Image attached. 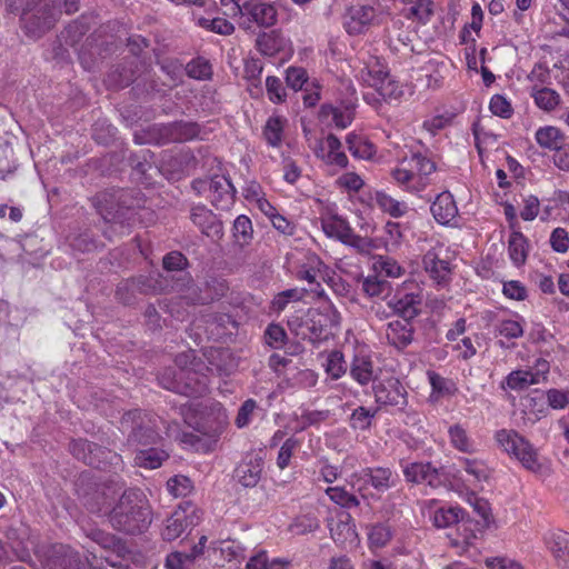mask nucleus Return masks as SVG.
Listing matches in <instances>:
<instances>
[{"mask_svg":"<svg viewBox=\"0 0 569 569\" xmlns=\"http://www.w3.org/2000/svg\"><path fill=\"white\" fill-rule=\"evenodd\" d=\"M353 106L352 101L343 108L323 104L320 110V118L322 121L333 124L337 129H346L353 120Z\"/></svg>","mask_w":569,"mask_h":569,"instance_id":"21","label":"nucleus"},{"mask_svg":"<svg viewBox=\"0 0 569 569\" xmlns=\"http://www.w3.org/2000/svg\"><path fill=\"white\" fill-rule=\"evenodd\" d=\"M191 221L201 230V232L211 238L222 237V224L216 214L204 206H196L191 209Z\"/></svg>","mask_w":569,"mask_h":569,"instance_id":"18","label":"nucleus"},{"mask_svg":"<svg viewBox=\"0 0 569 569\" xmlns=\"http://www.w3.org/2000/svg\"><path fill=\"white\" fill-rule=\"evenodd\" d=\"M307 80V72L302 68L289 67L286 71V82L295 91L301 90Z\"/></svg>","mask_w":569,"mask_h":569,"instance_id":"62","label":"nucleus"},{"mask_svg":"<svg viewBox=\"0 0 569 569\" xmlns=\"http://www.w3.org/2000/svg\"><path fill=\"white\" fill-rule=\"evenodd\" d=\"M546 546L553 555L559 565L569 563V533L562 530L549 532L546 538Z\"/></svg>","mask_w":569,"mask_h":569,"instance_id":"24","label":"nucleus"},{"mask_svg":"<svg viewBox=\"0 0 569 569\" xmlns=\"http://www.w3.org/2000/svg\"><path fill=\"white\" fill-rule=\"evenodd\" d=\"M378 17V10L371 4L351 6L345 17L343 27L349 34H361L369 30Z\"/></svg>","mask_w":569,"mask_h":569,"instance_id":"11","label":"nucleus"},{"mask_svg":"<svg viewBox=\"0 0 569 569\" xmlns=\"http://www.w3.org/2000/svg\"><path fill=\"white\" fill-rule=\"evenodd\" d=\"M360 479L370 483L377 491L385 492L395 486L397 477L389 468L375 467L362 469Z\"/></svg>","mask_w":569,"mask_h":569,"instance_id":"23","label":"nucleus"},{"mask_svg":"<svg viewBox=\"0 0 569 569\" xmlns=\"http://www.w3.org/2000/svg\"><path fill=\"white\" fill-rule=\"evenodd\" d=\"M266 90L268 99L276 104L283 103L287 99V91L282 81L274 76H268L266 79Z\"/></svg>","mask_w":569,"mask_h":569,"instance_id":"55","label":"nucleus"},{"mask_svg":"<svg viewBox=\"0 0 569 569\" xmlns=\"http://www.w3.org/2000/svg\"><path fill=\"white\" fill-rule=\"evenodd\" d=\"M121 198V191H103L94 197V206L106 222H123L124 211L120 204Z\"/></svg>","mask_w":569,"mask_h":569,"instance_id":"14","label":"nucleus"},{"mask_svg":"<svg viewBox=\"0 0 569 569\" xmlns=\"http://www.w3.org/2000/svg\"><path fill=\"white\" fill-rule=\"evenodd\" d=\"M263 471V459L258 455H247L234 469L236 481L244 488L256 487Z\"/></svg>","mask_w":569,"mask_h":569,"instance_id":"15","label":"nucleus"},{"mask_svg":"<svg viewBox=\"0 0 569 569\" xmlns=\"http://www.w3.org/2000/svg\"><path fill=\"white\" fill-rule=\"evenodd\" d=\"M208 198L212 206L219 210L229 209L236 197V189L229 177L224 174H214L206 182Z\"/></svg>","mask_w":569,"mask_h":569,"instance_id":"12","label":"nucleus"},{"mask_svg":"<svg viewBox=\"0 0 569 569\" xmlns=\"http://www.w3.org/2000/svg\"><path fill=\"white\" fill-rule=\"evenodd\" d=\"M472 132L476 141V148L481 158L488 150L495 148L498 143V136L478 123L473 124Z\"/></svg>","mask_w":569,"mask_h":569,"instance_id":"41","label":"nucleus"},{"mask_svg":"<svg viewBox=\"0 0 569 569\" xmlns=\"http://www.w3.org/2000/svg\"><path fill=\"white\" fill-rule=\"evenodd\" d=\"M316 154L323 163L330 167L345 169L349 163L348 157L342 150L341 141L332 133L328 134L326 139L320 142Z\"/></svg>","mask_w":569,"mask_h":569,"instance_id":"16","label":"nucleus"},{"mask_svg":"<svg viewBox=\"0 0 569 569\" xmlns=\"http://www.w3.org/2000/svg\"><path fill=\"white\" fill-rule=\"evenodd\" d=\"M549 362L545 359H538L533 367L526 370L511 371L502 381L501 387L515 391H521L532 385H538L547 379L549 373Z\"/></svg>","mask_w":569,"mask_h":569,"instance_id":"10","label":"nucleus"},{"mask_svg":"<svg viewBox=\"0 0 569 569\" xmlns=\"http://www.w3.org/2000/svg\"><path fill=\"white\" fill-rule=\"evenodd\" d=\"M386 244L389 250L397 249L403 241L402 227L398 222L389 221L385 226Z\"/></svg>","mask_w":569,"mask_h":569,"instance_id":"58","label":"nucleus"},{"mask_svg":"<svg viewBox=\"0 0 569 569\" xmlns=\"http://www.w3.org/2000/svg\"><path fill=\"white\" fill-rule=\"evenodd\" d=\"M326 493L332 502L342 508L351 509L359 506L358 498L343 487H329L326 489Z\"/></svg>","mask_w":569,"mask_h":569,"instance_id":"51","label":"nucleus"},{"mask_svg":"<svg viewBox=\"0 0 569 569\" xmlns=\"http://www.w3.org/2000/svg\"><path fill=\"white\" fill-rule=\"evenodd\" d=\"M202 512L193 503L186 501L166 519L161 536L167 541L178 539L188 529L200 523Z\"/></svg>","mask_w":569,"mask_h":569,"instance_id":"5","label":"nucleus"},{"mask_svg":"<svg viewBox=\"0 0 569 569\" xmlns=\"http://www.w3.org/2000/svg\"><path fill=\"white\" fill-rule=\"evenodd\" d=\"M325 371L333 380H338L347 372V363L341 351L332 350L328 353Z\"/></svg>","mask_w":569,"mask_h":569,"instance_id":"48","label":"nucleus"},{"mask_svg":"<svg viewBox=\"0 0 569 569\" xmlns=\"http://www.w3.org/2000/svg\"><path fill=\"white\" fill-rule=\"evenodd\" d=\"M167 489L176 498L186 497L191 492L192 483L186 476H174L168 480Z\"/></svg>","mask_w":569,"mask_h":569,"instance_id":"56","label":"nucleus"},{"mask_svg":"<svg viewBox=\"0 0 569 569\" xmlns=\"http://www.w3.org/2000/svg\"><path fill=\"white\" fill-rule=\"evenodd\" d=\"M236 13L240 16V26L243 29H250L251 23L259 27L269 28L277 23L278 11L272 3L250 0L244 1L242 4L236 3Z\"/></svg>","mask_w":569,"mask_h":569,"instance_id":"7","label":"nucleus"},{"mask_svg":"<svg viewBox=\"0 0 569 569\" xmlns=\"http://www.w3.org/2000/svg\"><path fill=\"white\" fill-rule=\"evenodd\" d=\"M385 100L398 99L402 93V88L398 81H396L390 74L382 79L380 82H376L373 88Z\"/></svg>","mask_w":569,"mask_h":569,"instance_id":"54","label":"nucleus"},{"mask_svg":"<svg viewBox=\"0 0 569 569\" xmlns=\"http://www.w3.org/2000/svg\"><path fill=\"white\" fill-rule=\"evenodd\" d=\"M376 402L390 412H402L408 406V392L397 378L385 379L373 387Z\"/></svg>","mask_w":569,"mask_h":569,"instance_id":"8","label":"nucleus"},{"mask_svg":"<svg viewBox=\"0 0 569 569\" xmlns=\"http://www.w3.org/2000/svg\"><path fill=\"white\" fill-rule=\"evenodd\" d=\"M390 74L383 62L377 57H370L363 62V67L359 70L357 77L371 88L376 87V82L382 81Z\"/></svg>","mask_w":569,"mask_h":569,"instance_id":"28","label":"nucleus"},{"mask_svg":"<svg viewBox=\"0 0 569 569\" xmlns=\"http://www.w3.org/2000/svg\"><path fill=\"white\" fill-rule=\"evenodd\" d=\"M495 439L506 453L519 461L527 470L538 472L541 469L538 450L517 431L511 429L498 430Z\"/></svg>","mask_w":569,"mask_h":569,"instance_id":"3","label":"nucleus"},{"mask_svg":"<svg viewBox=\"0 0 569 569\" xmlns=\"http://www.w3.org/2000/svg\"><path fill=\"white\" fill-rule=\"evenodd\" d=\"M436 170V162L427 153L410 151L398 160L390 174L401 190L419 193L431 183Z\"/></svg>","mask_w":569,"mask_h":569,"instance_id":"2","label":"nucleus"},{"mask_svg":"<svg viewBox=\"0 0 569 569\" xmlns=\"http://www.w3.org/2000/svg\"><path fill=\"white\" fill-rule=\"evenodd\" d=\"M286 126L287 119L284 117L273 114L268 118L262 129V137L268 146L272 148L281 147Z\"/></svg>","mask_w":569,"mask_h":569,"instance_id":"29","label":"nucleus"},{"mask_svg":"<svg viewBox=\"0 0 569 569\" xmlns=\"http://www.w3.org/2000/svg\"><path fill=\"white\" fill-rule=\"evenodd\" d=\"M375 271L389 278H399L403 274V268L392 258L380 256L373 262Z\"/></svg>","mask_w":569,"mask_h":569,"instance_id":"53","label":"nucleus"},{"mask_svg":"<svg viewBox=\"0 0 569 569\" xmlns=\"http://www.w3.org/2000/svg\"><path fill=\"white\" fill-rule=\"evenodd\" d=\"M463 516L465 511L460 507H440L433 512L431 519L437 528L442 529L460 522Z\"/></svg>","mask_w":569,"mask_h":569,"instance_id":"38","label":"nucleus"},{"mask_svg":"<svg viewBox=\"0 0 569 569\" xmlns=\"http://www.w3.org/2000/svg\"><path fill=\"white\" fill-rule=\"evenodd\" d=\"M167 458L168 455L164 451L150 448L137 452L134 463L139 467L156 469L159 468Z\"/></svg>","mask_w":569,"mask_h":569,"instance_id":"44","label":"nucleus"},{"mask_svg":"<svg viewBox=\"0 0 569 569\" xmlns=\"http://www.w3.org/2000/svg\"><path fill=\"white\" fill-rule=\"evenodd\" d=\"M461 468L473 478L475 481H483L489 477V469L487 465L476 458L461 457L458 459Z\"/></svg>","mask_w":569,"mask_h":569,"instance_id":"45","label":"nucleus"},{"mask_svg":"<svg viewBox=\"0 0 569 569\" xmlns=\"http://www.w3.org/2000/svg\"><path fill=\"white\" fill-rule=\"evenodd\" d=\"M490 111L500 118L508 119L512 116L513 110L508 99L501 94H495L490 99Z\"/></svg>","mask_w":569,"mask_h":569,"instance_id":"59","label":"nucleus"},{"mask_svg":"<svg viewBox=\"0 0 569 569\" xmlns=\"http://www.w3.org/2000/svg\"><path fill=\"white\" fill-rule=\"evenodd\" d=\"M246 569H283V562L280 559L268 560L264 552H260L249 559Z\"/></svg>","mask_w":569,"mask_h":569,"instance_id":"60","label":"nucleus"},{"mask_svg":"<svg viewBox=\"0 0 569 569\" xmlns=\"http://www.w3.org/2000/svg\"><path fill=\"white\" fill-rule=\"evenodd\" d=\"M529 252V243L522 232L513 230L508 240V254L516 267L526 263Z\"/></svg>","mask_w":569,"mask_h":569,"instance_id":"30","label":"nucleus"},{"mask_svg":"<svg viewBox=\"0 0 569 569\" xmlns=\"http://www.w3.org/2000/svg\"><path fill=\"white\" fill-rule=\"evenodd\" d=\"M323 232L330 237L340 240L342 243L352 230L349 222L341 216L328 210L320 217Z\"/></svg>","mask_w":569,"mask_h":569,"instance_id":"22","label":"nucleus"},{"mask_svg":"<svg viewBox=\"0 0 569 569\" xmlns=\"http://www.w3.org/2000/svg\"><path fill=\"white\" fill-rule=\"evenodd\" d=\"M406 3H411V14L415 16L419 21L427 22L432 14V1L431 0H402Z\"/></svg>","mask_w":569,"mask_h":569,"instance_id":"61","label":"nucleus"},{"mask_svg":"<svg viewBox=\"0 0 569 569\" xmlns=\"http://www.w3.org/2000/svg\"><path fill=\"white\" fill-rule=\"evenodd\" d=\"M386 338L397 349H403L412 341L413 329L409 320H392L387 323Z\"/></svg>","mask_w":569,"mask_h":569,"instance_id":"19","label":"nucleus"},{"mask_svg":"<svg viewBox=\"0 0 569 569\" xmlns=\"http://www.w3.org/2000/svg\"><path fill=\"white\" fill-rule=\"evenodd\" d=\"M421 302L422 296L420 291L407 292L398 290L388 301V307L402 317V319L411 320L418 316Z\"/></svg>","mask_w":569,"mask_h":569,"instance_id":"17","label":"nucleus"},{"mask_svg":"<svg viewBox=\"0 0 569 569\" xmlns=\"http://www.w3.org/2000/svg\"><path fill=\"white\" fill-rule=\"evenodd\" d=\"M376 203L379 209L393 218L403 217L409 210V207L405 201H399L383 191H378L376 193Z\"/></svg>","mask_w":569,"mask_h":569,"instance_id":"36","label":"nucleus"},{"mask_svg":"<svg viewBox=\"0 0 569 569\" xmlns=\"http://www.w3.org/2000/svg\"><path fill=\"white\" fill-rule=\"evenodd\" d=\"M306 293L307 290L302 288H292L283 290L279 292L277 296H274L271 302L272 309L277 312L283 311L286 307L289 305V302L303 300Z\"/></svg>","mask_w":569,"mask_h":569,"instance_id":"50","label":"nucleus"},{"mask_svg":"<svg viewBox=\"0 0 569 569\" xmlns=\"http://www.w3.org/2000/svg\"><path fill=\"white\" fill-rule=\"evenodd\" d=\"M187 72L191 78L207 79L211 74V66L207 60L198 58L187 64Z\"/></svg>","mask_w":569,"mask_h":569,"instance_id":"63","label":"nucleus"},{"mask_svg":"<svg viewBox=\"0 0 569 569\" xmlns=\"http://www.w3.org/2000/svg\"><path fill=\"white\" fill-rule=\"evenodd\" d=\"M535 103L545 111L553 110L560 101L559 94L549 88H532L531 93Z\"/></svg>","mask_w":569,"mask_h":569,"instance_id":"46","label":"nucleus"},{"mask_svg":"<svg viewBox=\"0 0 569 569\" xmlns=\"http://www.w3.org/2000/svg\"><path fill=\"white\" fill-rule=\"evenodd\" d=\"M232 229H233V237L240 246H246L250 242V240L252 238L253 229H252V222L247 216H244V214L238 216L233 222Z\"/></svg>","mask_w":569,"mask_h":569,"instance_id":"52","label":"nucleus"},{"mask_svg":"<svg viewBox=\"0 0 569 569\" xmlns=\"http://www.w3.org/2000/svg\"><path fill=\"white\" fill-rule=\"evenodd\" d=\"M196 24L207 31H211L222 36H229L234 31V26L227 19L220 17H198L196 18Z\"/></svg>","mask_w":569,"mask_h":569,"instance_id":"42","label":"nucleus"},{"mask_svg":"<svg viewBox=\"0 0 569 569\" xmlns=\"http://www.w3.org/2000/svg\"><path fill=\"white\" fill-rule=\"evenodd\" d=\"M160 383L166 389L173 390L178 393H183L187 396H197L207 391V380L204 377L197 379L194 385H191V382H187L184 386H181L177 381L164 382V378H161Z\"/></svg>","mask_w":569,"mask_h":569,"instance_id":"47","label":"nucleus"},{"mask_svg":"<svg viewBox=\"0 0 569 569\" xmlns=\"http://www.w3.org/2000/svg\"><path fill=\"white\" fill-rule=\"evenodd\" d=\"M289 327L297 337L312 343L320 342L329 336L326 317L318 310H309L305 319L290 320Z\"/></svg>","mask_w":569,"mask_h":569,"instance_id":"9","label":"nucleus"},{"mask_svg":"<svg viewBox=\"0 0 569 569\" xmlns=\"http://www.w3.org/2000/svg\"><path fill=\"white\" fill-rule=\"evenodd\" d=\"M363 293L369 298H382L390 291V284L377 276H368L361 282Z\"/></svg>","mask_w":569,"mask_h":569,"instance_id":"49","label":"nucleus"},{"mask_svg":"<svg viewBox=\"0 0 569 569\" xmlns=\"http://www.w3.org/2000/svg\"><path fill=\"white\" fill-rule=\"evenodd\" d=\"M121 428L129 432L128 440L133 443L151 445L160 438L156 430V420H152L140 410L124 413L121 419Z\"/></svg>","mask_w":569,"mask_h":569,"instance_id":"6","label":"nucleus"},{"mask_svg":"<svg viewBox=\"0 0 569 569\" xmlns=\"http://www.w3.org/2000/svg\"><path fill=\"white\" fill-rule=\"evenodd\" d=\"M422 262L426 272L438 283L446 282L449 279V262L441 259L436 250H428L423 256Z\"/></svg>","mask_w":569,"mask_h":569,"instance_id":"25","label":"nucleus"},{"mask_svg":"<svg viewBox=\"0 0 569 569\" xmlns=\"http://www.w3.org/2000/svg\"><path fill=\"white\" fill-rule=\"evenodd\" d=\"M525 320L519 315L512 318L498 319L495 325V333L506 339H518L523 335Z\"/></svg>","mask_w":569,"mask_h":569,"instance_id":"32","label":"nucleus"},{"mask_svg":"<svg viewBox=\"0 0 569 569\" xmlns=\"http://www.w3.org/2000/svg\"><path fill=\"white\" fill-rule=\"evenodd\" d=\"M393 536V531L388 523L377 522L368 527V541L371 549L386 547Z\"/></svg>","mask_w":569,"mask_h":569,"instance_id":"37","label":"nucleus"},{"mask_svg":"<svg viewBox=\"0 0 569 569\" xmlns=\"http://www.w3.org/2000/svg\"><path fill=\"white\" fill-rule=\"evenodd\" d=\"M330 533L333 541L342 547L352 545L358 537L355 522L349 513L330 526Z\"/></svg>","mask_w":569,"mask_h":569,"instance_id":"26","label":"nucleus"},{"mask_svg":"<svg viewBox=\"0 0 569 569\" xmlns=\"http://www.w3.org/2000/svg\"><path fill=\"white\" fill-rule=\"evenodd\" d=\"M350 375L359 385H368L373 379V363L371 359L365 355H356L350 366Z\"/></svg>","mask_w":569,"mask_h":569,"instance_id":"31","label":"nucleus"},{"mask_svg":"<svg viewBox=\"0 0 569 569\" xmlns=\"http://www.w3.org/2000/svg\"><path fill=\"white\" fill-rule=\"evenodd\" d=\"M379 411L378 408H367L360 406L356 408L349 417V426L353 430L366 431L373 425L375 418Z\"/></svg>","mask_w":569,"mask_h":569,"instance_id":"33","label":"nucleus"},{"mask_svg":"<svg viewBox=\"0 0 569 569\" xmlns=\"http://www.w3.org/2000/svg\"><path fill=\"white\" fill-rule=\"evenodd\" d=\"M502 293L508 298L517 301H523L527 296V288L518 280L503 282Z\"/></svg>","mask_w":569,"mask_h":569,"instance_id":"64","label":"nucleus"},{"mask_svg":"<svg viewBox=\"0 0 569 569\" xmlns=\"http://www.w3.org/2000/svg\"><path fill=\"white\" fill-rule=\"evenodd\" d=\"M431 213L440 224H449L456 219L458 208L452 194L448 191L441 192L430 207Z\"/></svg>","mask_w":569,"mask_h":569,"instance_id":"20","label":"nucleus"},{"mask_svg":"<svg viewBox=\"0 0 569 569\" xmlns=\"http://www.w3.org/2000/svg\"><path fill=\"white\" fill-rule=\"evenodd\" d=\"M110 526L127 535L146 531L152 522V509L147 496L139 489L123 491L108 512Z\"/></svg>","mask_w":569,"mask_h":569,"instance_id":"1","label":"nucleus"},{"mask_svg":"<svg viewBox=\"0 0 569 569\" xmlns=\"http://www.w3.org/2000/svg\"><path fill=\"white\" fill-rule=\"evenodd\" d=\"M88 536L103 549L112 551L120 559H123L129 553L126 542L110 532L92 529Z\"/></svg>","mask_w":569,"mask_h":569,"instance_id":"27","label":"nucleus"},{"mask_svg":"<svg viewBox=\"0 0 569 569\" xmlns=\"http://www.w3.org/2000/svg\"><path fill=\"white\" fill-rule=\"evenodd\" d=\"M283 44L284 39L274 31L263 33L257 39L258 50L267 57L276 56L280 50H282Z\"/></svg>","mask_w":569,"mask_h":569,"instance_id":"43","label":"nucleus"},{"mask_svg":"<svg viewBox=\"0 0 569 569\" xmlns=\"http://www.w3.org/2000/svg\"><path fill=\"white\" fill-rule=\"evenodd\" d=\"M448 436L451 446L460 452L473 453L476 445L469 437L467 430L460 425H452L448 429Z\"/></svg>","mask_w":569,"mask_h":569,"instance_id":"34","label":"nucleus"},{"mask_svg":"<svg viewBox=\"0 0 569 569\" xmlns=\"http://www.w3.org/2000/svg\"><path fill=\"white\" fill-rule=\"evenodd\" d=\"M346 142L348 144V150L355 158L369 160L376 153V148L370 141L362 139L355 133H349Z\"/></svg>","mask_w":569,"mask_h":569,"instance_id":"39","label":"nucleus"},{"mask_svg":"<svg viewBox=\"0 0 569 569\" xmlns=\"http://www.w3.org/2000/svg\"><path fill=\"white\" fill-rule=\"evenodd\" d=\"M58 10L54 0H31L21 16L24 32L30 38H40L57 21Z\"/></svg>","mask_w":569,"mask_h":569,"instance_id":"4","label":"nucleus"},{"mask_svg":"<svg viewBox=\"0 0 569 569\" xmlns=\"http://www.w3.org/2000/svg\"><path fill=\"white\" fill-rule=\"evenodd\" d=\"M537 143L548 150H558L563 143V137L560 130L552 126L541 127L535 134Z\"/></svg>","mask_w":569,"mask_h":569,"instance_id":"35","label":"nucleus"},{"mask_svg":"<svg viewBox=\"0 0 569 569\" xmlns=\"http://www.w3.org/2000/svg\"><path fill=\"white\" fill-rule=\"evenodd\" d=\"M97 445L89 442L88 440L79 439L73 440L70 443L71 453L78 459L83 461L86 465L96 466L97 460L94 451H98Z\"/></svg>","mask_w":569,"mask_h":569,"instance_id":"40","label":"nucleus"},{"mask_svg":"<svg viewBox=\"0 0 569 569\" xmlns=\"http://www.w3.org/2000/svg\"><path fill=\"white\" fill-rule=\"evenodd\" d=\"M400 466L408 482L423 483L431 488H438L443 482L439 470L431 462L401 461Z\"/></svg>","mask_w":569,"mask_h":569,"instance_id":"13","label":"nucleus"},{"mask_svg":"<svg viewBox=\"0 0 569 569\" xmlns=\"http://www.w3.org/2000/svg\"><path fill=\"white\" fill-rule=\"evenodd\" d=\"M299 446H300V441L293 437L288 438L282 443V446L280 447L278 457H277V466L281 470L286 469L289 466L291 457Z\"/></svg>","mask_w":569,"mask_h":569,"instance_id":"57","label":"nucleus"}]
</instances>
